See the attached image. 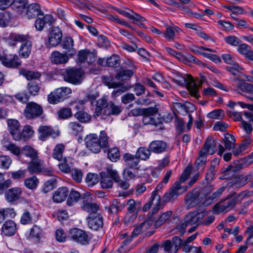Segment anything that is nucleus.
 <instances>
[{"mask_svg": "<svg viewBox=\"0 0 253 253\" xmlns=\"http://www.w3.org/2000/svg\"><path fill=\"white\" fill-rule=\"evenodd\" d=\"M122 111L121 106L117 105L112 102L107 103V99L105 97H102L97 101L94 116L97 117L101 116L102 119H105L109 116L118 115Z\"/></svg>", "mask_w": 253, "mask_h": 253, "instance_id": "f257e3e1", "label": "nucleus"}, {"mask_svg": "<svg viewBox=\"0 0 253 253\" xmlns=\"http://www.w3.org/2000/svg\"><path fill=\"white\" fill-rule=\"evenodd\" d=\"M108 137L104 131H101L99 137L95 133H90L84 138L85 145L90 151L94 153H99L101 149L108 144Z\"/></svg>", "mask_w": 253, "mask_h": 253, "instance_id": "f03ea898", "label": "nucleus"}, {"mask_svg": "<svg viewBox=\"0 0 253 253\" xmlns=\"http://www.w3.org/2000/svg\"><path fill=\"white\" fill-rule=\"evenodd\" d=\"M191 171V166H188L185 168L179 180L176 181L170 188L169 192L166 193L164 196L163 199L165 202L173 201L177 196L187 190L188 187L181 186V184L184 183L186 180L190 176Z\"/></svg>", "mask_w": 253, "mask_h": 253, "instance_id": "7ed1b4c3", "label": "nucleus"}, {"mask_svg": "<svg viewBox=\"0 0 253 253\" xmlns=\"http://www.w3.org/2000/svg\"><path fill=\"white\" fill-rule=\"evenodd\" d=\"M60 74L64 81L73 84H81L83 80V72L77 69H63L61 71Z\"/></svg>", "mask_w": 253, "mask_h": 253, "instance_id": "20e7f679", "label": "nucleus"}, {"mask_svg": "<svg viewBox=\"0 0 253 253\" xmlns=\"http://www.w3.org/2000/svg\"><path fill=\"white\" fill-rule=\"evenodd\" d=\"M71 93L72 89L70 87H59L54 90L48 95L47 100L50 104H57L68 98Z\"/></svg>", "mask_w": 253, "mask_h": 253, "instance_id": "39448f33", "label": "nucleus"}, {"mask_svg": "<svg viewBox=\"0 0 253 253\" xmlns=\"http://www.w3.org/2000/svg\"><path fill=\"white\" fill-rule=\"evenodd\" d=\"M0 61L6 67L16 68L21 65V61L16 54H8L6 50L0 49Z\"/></svg>", "mask_w": 253, "mask_h": 253, "instance_id": "423d86ee", "label": "nucleus"}, {"mask_svg": "<svg viewBox=\"0 0 253 253\" xmlns=\"http://www.w3.org/2000/svg\"><path fill=\"white\" fill-rule=\"evenodd\" d=\"M205 216V212L203 211L198 212L194 211L186 214L184 217V222L181 225L177 226V228H181L182 233H184V230L188 225H199L202 222V219Z\"/></svg>", "mask_w": 253, "mask_h": 253, "instance_id": "0eeeda50", "label": "nucleus"}, {"mask_svg": "<svg viewBox=\"0 0 253 253\" xmlns=\"http://www.w3.org/2000/svg\"><path fill=\"white\" fill-rule=\"evenodd\" d=\"M217 146L218 148L217 154L221 156L225 151L224 147L219 143L217 141L214 140L211 137L209 136L201 150L207 154L212 155L216 151Z\"/></svg>", "mask_w": 253, "mask_h": 253, "instance_id": "6e6552de", "label": "nucleus"}, {"mask_svg": "<svg viewBox=\"0 0 253 253\" xmlns=\"http://www.w3.org/2000/svg\"><path fill=\"white\" fill-rule=\"evenodd\" d=\"M42 106L34 102L27 103L24 111L25 117L28 119H33L40 117L42 113Z\"/></svg>", "mask_w": 253, "mask_h": 253, "instance_id": "1a4fd4ad", "label": "nucleus"}, {"mask_svg": "<svg viewBox=\"0 0 253 253\" xmlns=\"http://www.w3.org/2000/svg\"><path fill=\"white\" fill-rule=\"evenodd\" d=\"M69 237L72 241L82 245L88 244L90 240L86 233L78 228L71 229Z\"/></svg>", "mask_w": 253, "mask_h": 253, "instance_id": "9d476101", "label": "nucleus"}, {"mask_svg": "<svg viewBox=\"0 0 253 253\" xmlns=\"http://www.w3.org/2000/svg\"><path fill=\"white\" fill-rule=\"evenodd\" d=\"M181 238L174 236L172 240H167L164 241L162 245L164 251L167 253H177L180 248Z\"/></svg>", "mask_w": 253, "mask_h": 253, "instance_id": "9b49d317", "label": "nucleus"}, {"mask_svg": "<svg viewBox=\"0 0 253 253\" xmlns=\"http://www.w3.org/2000/svg\"><path fill=\"white\" fill-rule=\"evenodd\" d=\"M6 122L8 130L13 139L16 141L21 139V135L20 132V124L19 121L14 119H8Z\"/></svg>", "mask_w": 253, "mask_h": 253, "instance_id": "f8f14e48", "label": "nucleus"}, {"mask_svg": "<svg viewBox=\"0 0 253 253\" xmlns=\"http://www.w3.org/2000/svg\"><path fill=\"white\" fill-rule=\"evenodd\" d=\"M237 204L235 198L226 201L223 204L218 203L214 206L212 212L214 214H219L223 212H227L233 209Z\"/></svg>", "mask_w": 253, "mask_h": 253, "instance_id": "ddd939ff", "label": "nucleus"}, {"mask_svg": "<svg viewBox=\"0 0 253 253\" xmlns=\"http://www.w3.org/2000/svg\"><path fill=\"white\" fill-rule=\"evenodd\" d=\"M39 139L42 141H45L48 137L53 138L59 135V132L53 130L51 126H41L38 128Z\"/></svg>", "mask_w": 253, "mask_h": 253, "instance_id": "4468645a", "label": "nucleus"}, {"mask_svg": "<svg viewBox=\"0 0 253 253\" xmlns=\"http://www.w3.org/2000/svg\"><path fill=\"white\" fill-rule=\"evenodd\" d=\"M42 236V229L37 225H34L29 231L26 233L27 239L36 244L40 242Z\"/></svg>", "mask_w": 253, "mask_h": 253, "instance_id": "2eb2a0df", "label": "nucleus"}, {"mask_svg": "<svg viewBox=\"0 0 253 253\" xmlns=\"http://www.w3.org/2000/svg\"><path fill=\"white\" fill-rule=\"evenodd\" d=\"M187 79L184 77H181V79L179 81L183 82V83L187 85V88L192 96L198 98L199 92L198 86L194 83L193 79L191 76L187 75Z\"/></svg>", "mask_w": 253, "mask_h": 253, "instance_id": "dca6fc26", "label": "nucleus"}, {"mask_svg": "<svg viewBox=\"0 0 253 253\" xmlns=\"http://www.w3.org/2000/svg\"><path fill=\"white\" fill-rule=\"evenodd\" d=\"M22 194V190L19 187L9 189L4 193L6 201L8 203H13L19 199Z\"/></svg>", "mask_w": 253, "mask_h": 253, "instance_id": "f3484780", "label": "nucleus"}, {"mask_svg": "<svg viewBox=\"0 0 253 253\" xmlns=\"http://www.w3.org/2000/svg\"><path fill=\"white\" fill-rule=\"evenodd\" d=\"M41 13L40 5L37 3H31L26 7L22 16L27 19H31L41 15Z\"/></svg>", "mask_w": 253, "mask_h": 253, "instance_id": "a211bd4d", "label": "nucleus"}, {"mask_svg": "<svg viewBox=\"0 0 253 253\" xmlns=\"http://www.w3.org/2000/svg\"><path fill=\"white\" fill-rule=\"evenodd\" d=\"M62 38L61 30L58 27L54 28L50 32L49 37V43L52 46L57 45L61 42Z\"/></svg>", "mask_w": 253, "mask_h": 253, "instance_id": "6ab92c4d", "label": "nucleus"}, {"mask_svg": "<svg viewBox=\"0 0 253 253\" xmlns=\"http://www.w3.org/2000/svg\"><path fill=\"white\" fill-rule=\"evenodd\" d=\"M54 19L50 14H46L42 17H39L35 21V26L38 31H42L45 25L50 26L53 22Z\"/></svg>", "mask_w": 253, "mask_h": 253, "instance_id": "aec40b11", "label": "nucleus"}, {"mask_svg": "<svg viewBox=\"0 0 253 253\" xmlns=\"http://www.w3.org/2000/svg\"><path fill=\"white\" fill-rule=\"evenodd\" d=\"M17 231L16 224L12 220H7L2 226L1 232L6 236L14 235Z\"/></svg>", "mask_w": 253, "mask_h": 253, "instance_id": "412c9836", "label": "nucleus"}, {"mask_svg": "<svg viewBox=\"0 0 253 253\" xmlns=\"http://www.w3.org/2000/svg\"><path fill=\"white\" fill-rule=\"evenodd\" d=\"M253 175V173L251 171L245 176L239 175L236 176L232 179V184L236 187H243L252 179Z\"/></svg>", "mask_w": 253, "mask_h": 253, "instance_id": "4be33fe9", "label": "nucleus"}, {"mask_svg": "<svg viewBox=\"0 0 253 253\" xmlns=\"http://www.w3.org/2000/svg\"><path fill=\"white\" fill-rule=\"evenodd\" d=\"M88 224L90 228L96 230L102 226L103 218L99 214L90 215L88 217Z\"/></svg>", "mask_w": 253, "mask_h": 253, "instance_id": "5701e85b", "label": "nucleus"}, {"mask_svg": "<svg viewBox=\"0 0 253 253\" xmlns=\"http://www.w3.org/2000/svg\"><path fill=\"white\" fill-rule=\"evenodd\" d=\"M167 144L163 141L154 140L150 143L149 148L152 152L160 154L165 151Z\"/></svg>", "mask_w": 253, "mask_h": 253, "instance_id": "b1692460", "label": "nucleus"}, {"mask_svg": "<svg viewBox=\"0 0 253 253\" xmlns=\"http://www.w3.org/2000/svg\"><path fill=\"white\" fill-rule=\"evenodd\" d=\"M69 193L68 188L61 187L56 190L52 196L53 200L55 203H61L64 201L67 198Z\"/></svg>", "mask_w": 253, "mask_h": 253, "instance_id": "393cba45", "label": "nucleus"}, {"mask_svg": "<svg viewBox=\"0 0 253 253\" xmlns=\"http://www.w3.org/2000/svg\"><path fill=\"white\" fill-rule=\"evenodd\" d=\"M236 89L241 95L253 93V84L239 82L237 84Z\"/></svg>", "mask_w": 253, "mask_h": 253, "instance_id": "a878e982", "label": "nucleus"}, {"mask_svg": "<svg viewBox=\"0 0 253 253\" xmlns=\"http://www.w3.org/2000/svg\"><path fill=\"white\" fill-rule=\"evenodd\" d=\"M67 53L64 54L55 51L52 53L51 60L52 62L56 64H65L68 61Z\"/></svg>", "mask_w": 253, "mask_h": 253, "instance_id": "bb28decb", "label": "nucleus"}, {"mask_svg": "<svg viewBox=\"0 0 253 253\" xmlns=\"http://www.w3.org/2000/svg\"><path fill=\"white\" fill-rule=\"evenodd\" d=\"M188 208L194 207L201 202L199 195L197 193H190L187 195L185 199Z\"/></svg>", "mask_w": 253, "mask_h": 253, "instance_id": "cd10ccee", "label": "nucleus"}, {"mask_svg": "<svg viewBox=\"0 0 253 253\" xmlns=\"http://www.w3.org/2000/svg\"><path fill=\"white\" fill-rule=\"evenodd\" d=\"M165 186L166 185L161 182L152 192L151 199H152V202L157 206L156 210V211L159 210L161 207V196L157 194V192L161 191Z\"/></svg>", "mask_w": 253, "mask_h": 253, "instance_id": "c85d7f7f", "label": "nucleus"}, {"mask_svg": "<svg viewBox=\"0 0 253 253\" xmlns=\"http://www.w3.org/2000/svg\"><path fill=\"white\" fill-rule=\"evenodd\" d=\"M28 37L27 35L12 33L9 36V40L8 41V44L11 46L16 45L17 42H25L28 41Z\"/></svg>", "mask_w": 253, "mask_h": 253, "instance_id": "c756f323", "label": "nucleus"}, {"mask_svg": "<svg viewBox=\"0 0 253 253\" xmlns=\"http://www.w3.org/2000/svg\"><path fill=\"white\" fill-rule=\"evenodd\" d=\"M123 158L126 164L131 168L136 167L139 162V160L136 155L134 156L129 153H126L124 155Z\"/></svg>", "mask_w": 253, "mask_h": 253, "instance_id": "7c9ffc66", "label": "nucleus"}, {"mask_svg": "<svg viewBox=\"0 0 253 253\" xmlns=\"http://www.w3.org/2000/svg\"><path fill=\"white\" fill-rule=\"evenodd\" d=\"M123 177L125 180L128 181H133L137 178L140 177L138 170L133 171L129 169H125L123 172Z\"/></svg>", "mask_w": 253, "mask_h": 253, "instance_id": "2f4dec72", "label": "nucleus"}, {"mask_svg": "<svg viewBox=\"0 0 253 253\" xmlns=\"http://www.w3.org/2000/svg\"><path fill=\"white\" fill-rule=\"evenodd\" d=\"M73 46L74 41L71 37L67 38L62 44L63 48L68 50V52L67 53L69 56H72L76 54V50L73 48Z\"/></svg>", "mask_w": 253, "mask_h": 253, "instance_id": "473e14b6", "label": "nucleus"}, {"mask_svg": "<svg viewBox=\"0 0 253 253\" xmlns=\"http://www.w3.org/2000/svg\"><path fill=\"white\" fill-rule=\"evenodd\" d=\"M27 0H14L12 5V9L22 15L26 8Z\"/></svg>", "mask_w": 253, "mask_h": 253, "instance_id": "72a5a7b5", "label": "nucleus"}, {"mask_svg": "<svg viewBox=\"0 0 253 253\" xmlns=\"http://www.w3.org/2000/svg\"><path fill=\"white\" fill-rule=\"evenodd\" d=\"M32 43L29 41H27L26 42L21 44L19 50V53L20 55L24 58H28L31 52Z\"/></svg>", "mask_w": 253, "mask_h": 253, "instance_id": "f704fd0d", "label": "nucleus"}, {"mask_svg": "<svg viewBox=\"0 0 253 253\" xmlns=\"http://www.w3.org/2000/svg\"><path fill=\"white\" fill-rule=\"evenodd\" d=\"M65 145L63 144H57L53 150L52 157L58 161H61L63 158V154L65 150Z\"/></svg>", "mask_w": 253, "mask_h": 253, "instance_id": "c9c22d12", "label": "nucleus"}, {"mask_svg": "<svg viewBox=\"0 0 253 253\" xmlns=\"http://www.w3.org/2000/svg\"><path fill=\"white\" fill-rule=\"evenodd\" d=\"M101 179L100 184L101 187L103 189L110 188L113 186V181L111 178L105 172L100 173Z\"/></svg>", "mask_w": 253, "mask_h": 253, "instance_id": "e433bc0d", "label": "nucleus"}, {"mask_svg": "<svg viewBox=\"0 0 253 253\" xmlns=\"http://www.w3.org/2000/svg\"><path fill=\"white\" fill-rule=\"evenodd\" d=\"M19 73L20 75L25 77L28 80L39 79L41 76V74L38 72L29 71L25 69L20 70Z\"/></svg>", "mask_w": 253, "mask_h": 253, "instance_id": "4c0bfd02", "label": "nucleus"}, {"mask_svg": "<svg viewBox=\"0 0 253 253\" xmlns=\"http://www.w3.org/2000/svg\"><path fill=\"white\" fill-rule=\"evenodd\" d=\"M22 154L29 157L31 160H35L38 158L37 152L30 146L26 145L23 147Z\"/></svg>", "mask_w": 253, "mask_h": 253, "instance_id": "58836bf2", "label": "nucleus"}, {"mask_svg": "<svg viewBox=\"0 0 253 253\" xmlns=\"http://www.w3.org/2000/svg\"><path fill=\"white\" fill-rule=\"evenodd\" d=\"M82 208L84 211L89 212V215H93L99 210V205L95 203L84 202Z\"/></svg>", "mask_w": 253, "mask_h": 253, "instance_id": "ea45409f", "label": "nucleus"}, {"mask_svg": "<svg viewBox=\"0 0 253 253\" xmlns=\"http://www.w3.org/2000/svg\"><path fill=\"white\" fill-rule=\"evenodd\" d=\"M28 169L30 173H34L40 172L42 170L41 162L37 158L29 164Z\"/></svg>", "mask_w": 253, "mask_h": 253, "instance_id": "a19ab883", "label": "nucleus"}, {"mask_svg": "<svg viewBox=\"0 0 253 253\" xmlns=\"http://www.w3.org/2000/svg\"><path fill=\"white\" fill-rule=\"evenodd\" d=\"M74 116L81 123H88L91 119V116L84 111L77 112Z\"/></svg>", "mask_w": 253, "mask_h": 253, "instance_id": "79ce46f5", "label": "nucleus"}, {"mask_svg": "<svg viewBox=\"0 0 253 253\" xmlns=\"http://www.w3.org/2000/svg\"><path fill=\"white\" fill-rule=\"evenodd\" d=\"M151 150L145 147H140L136 151V156L143 160H148L151 155Z\"/></svg>", "mask_w": 253, "mask_h": 253, "instance_id": "37998d69", "label": "nucleus"}, {"mask_svg": "<svg viewBox=\"0 0 253 253\" xmlns=\"http://www.w3.org/2000/svg\"><path fill=\"white\" fill-rule=\"evenodd\" d=\"M153 111L151 113H145L143 115V123L144 125H153L156 124L154 115L156 113L155 109L152 108Z\"/></svg>", "mask_w": 253, "mask_h": 253, "instance_id": "c03bdc74", "label": "nucleus"}, {"mask_svg": "<svg viewBox=\"0 0 253 253\" xmlns=\"http://www.w3.org/2000/svg\"><path fill=\"white\" fill-rule=\"evenodd\" d=\"M81 195L79 192L75 190H71L67 201V205L70 206L74 205L77 203Z\"/></svg>", "mask_w": 253, "mask_h": 253, "instance_id": "a18cd8bd", "label": "nucleus"}, {"mask_svg": "<svg viewBox=\"0 0 253 253\" xmlns=\"http://www.w3.org/2000/svg\"><path fill=\"white\" fill-rule=\"evenodd\" d=\"M39 180L36 176H34L26 178L24 181V185L29 189H35L38 186Z\"/></svg>", "mask_w": 253, "mask_h": 253, "instance_id": "49530a36", "label": "nucleus"}, {"mask_svg": "<svg viewBox=\"0 0 253 253\" xmlns=\"http://www.w3.org/2000/svg\"><path fill=\"white\" fill-rule=\"evenodd\" d=\"M35 131L32 126L30 125H26L23 127L21 133V139L26 140L32 137L34 134Z\"/></svg>", "mask_w": 253, "mask_h": 253, "instance_id": "de8ad7c7", "label": "nucleus"}, {"mask_svg": "<svg viewBox=\"0 0 253 253\" xmlns=\"http://www.w3.org/2000/svg\"><path fill=\"white\" fill-rule=\"evenodd\" d=\"M190 50L193 53L204 56L205 52L204 51H208L210 52H214L215 51L211 48H206L202 46H196L195 45H191L190 46Z\"/></svg>", "mask_w": 253, "mask_h": 253, "instance_id": "09e8293b", "label": "nucleus"}, {"mask_svg": "<svg viewBox=\"0 0 253 253\" xmlns=\"http://www.w3.org/2000/svg\"><path fill=\"white\" fill-rule=\"evenodd\" d=\"M108 158L112 162H116L120 159V154L119 150L117 147L110 148L108 151Z\"/></svg>", "mask_w": 253, "mask_h": 253, "instance_id": "8fccbe9b", "label": "nucleus"}, {"mask_svg": "<svg viewBox=\"0 0 253 253\" xmlns=\"http://www.w3.org/2000/svg\"><path fill=\"white\" fill-rule=\"evenodd\" d=\"M224 189L225 187L223 186L219 188L216 191L213 193L211 197H209L204 202L203 205L206 206L211 205L214 200L219 197L222 194Z\"/></svg>", "mask_w": 253, "mask_h": 253, "instance_id": "3c124183", "label": "nucleus"}, {"mask_svg": "<svg viewBox=\"0 0 253 253\" xmlns=\"http://www.w3.org/2000/svg\"><path fill=\"white\" fill-rule=\"evenodd\" d=\"M98 175L94 173H88L85 178V182L89 187L93 186L98 182Z\"/></svg>", "mask_w": 253, "mask_h": 253, "instance_id": "603ef678", "label": "nucleus"}, {"mask_svg": "<svg viewBox=\"0 0 253 253\" xmlns=\"http://www.w3.org/2000/svg\"><path fill=\"white\" fill-rule=\"evenodd\" d=\"M172 212L171 211H167L162 214L155 222V225L159 226L168 220L171 216Z\"/></svg>", "mask_w": 253, "mask_h": 253, "instance_id": "864d4df0", "label": "nucleus"}, {"mask_svg": "<svg viewBox=\"0 0 253 253\" xmlns=\"http://www.w3.org/2000/svg\"><path fill=\"white\" fill-rule=\"evenodd\" d=\"M224 141L226 149L227 150H230L234 145L235 139L231 134L229 133H226L224 135Z\"/></svg>", "mask_w": 253, "mask_h": 253, "instance_id": "5fc2aeb1", "label": "nucleus"}, {"mask_svg": "<svg viewBox=\"0 0 253 253\" xmlns=\"http://www.w3.org/2000/svg\"><path fill=\"white\" fill-rule=\"evenodd\" d=\"M68 126L71 133L75 135L80 134L83 131L82 126L78 123L71 122Z\"/></svg>", "mask_w": 253, "mask_h": 253, "instance_id": "6e6d98bb", "label": "nucleus"}, {"mask_svg": "<svg viewBox=\"0 0 253 253\" xmlns=\"http://www.w3.org/2000/svg\"><path fill=\"white\" fill-rule=\"evenodd\" d=\"M133 70H123L117 74V78L119 80H125L130 78L133 74Z\"/></svg>", "mask_w": 253, "mask_h": 253, "instance_id": "4d7b16f0", "label": "nucleus"}, {"mask_svg": "<svg viewBox=\"0 0 253 253\" xmlns=\"http://www.w3.org/2000/svg\"><path fill=\"white\" fill-rule=\"evenodd\" d=\"M224 112L220 109L214 110L209 113L207 115V117L209 118L216 120L222 119L224 118Z\"/></svg>", "mask_w": 253, "mask_h": 253, "instance_id": "13d9d810", "label": "nucleus"}, {"mask_svg": "<svg viewBox=\"0 0 253 253\" xmlns=\"http://www.w3.org/2000/svg\"><path fill=\"white\" fill-rule=\"evenodd\" d=\"M12 160L11 158L5 155L0 156V167L3 169H8L11 164Z\"/></svg>", "mask_w": 253, "mask_h": 253, "instance_id": "bf43d9fd", "label": "nucleus"}, {"mask_svg": "<svg viewBox=\"0 0 253 253\" xmlns=\"http://www.w3.org/2000/svg\"><path fill=\"white\" fill-rule=\"evenodd\" d=\"M252 193H253V191L251 192L248 190H244L239 193L234 198L237 204H239L241 203L244 199L251 197Z\"/></svg>", "mask_w": 253, "mask_h": 253, "instance_id": "052dcab7", "label": "nucleus"}, {"mask_svg": "<svg viewBox=\"0 0 253 253\" xmlns=\"http://www.w3.org/2000/svg\"><path fill=\"white\" fill-rule=\"evenodd\" d=\"M152 111H153L152 108H136L131 110L130 113L133 116H138L141 115L143 116L144 114L151 113Z\"/></svg>", "mask_w": 253, "mask_h": 253, "instance_id": "680f3d73", "label": "nucleus"}, {"mask_svg": "<svg viewBox=\"0 0 253 253\" xmlns=\"http://www.w3.org/2000/svg\"><path fill=\"white\" fill-rule=\"evenodd\" d=\"M164 37L169 42L174 41L176 34L174 33L173 29L170 26H168L166 28L165 32L163 34Z\"/></svg>", "mask_w": 253, "mask_h": 253, "instance_id": "e2e57ef3", "label": "nucleus"}, {"mask_svg": "<svg viewBox=\"0 0 253 253\" xmlns=\"http://www.w3.org/2000/svg\"><path fill=\"white\" fill-rule=\"evenodd\" d=\"M27 89L31 95L35 96L38 94L40 91V87L36 83L31 82L28 84Z\"/></svg>", "mask_w": 253, "mask_h": 253, "instance_id": "0e129e2a", "label": "nucleus"}, {"mask_svg": "<svg viewBox=\"0 0 253 253\" xmlns=\"http://www.w3.org/2000/svg\"><path fill=\"white\" fill-rule=\"evenodd\" d=\"M217 24L223 31H229L234 29V26L229 21L220 20L217 21Z\"/></svg>", "mask_w": 253, "mask_h": 253, "instance_id": "69168bd1", "label": "nucleus"}, {"mask_svg": "<svg viewBox=\"0 0 253 253\" xmlns=\"http://www.w3.org/2000/svg\"><path fill=\"white\" fill-rule=\"evenodd\" d=\"M224 39L227 44L233 46H237L240 43L239 39L233 35L227 36Z\"/></svg>", "mask_w": 253, "mask_h": 253, "instance_id": "338daca9", "label": "nucleus"}, {"mask_svg": "<svg viewBox=\"0 0 253 253\" xmlns=\"http://www.w3.org/2000/svg\"><path fill=\"white\" fill-rule=\"evenodd\" d=\"M20 222L23 225H27L32 222V216L27 211H25L21 215Z\"/></svg>", "mask_w": 253, "mask_h": 253, "instance_id": "774afa93", "label": "nucleus"}]
</instances>
